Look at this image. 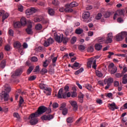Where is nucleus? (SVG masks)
<instances>
[{
  "label": "nucleus",
  "mask_w": 127,
  "mask_h": 127,
  "mask_svg": "<svg viewBox=\"0 0 127 127\" xmlns=\"http://www.w3.org/2000/svg\"><path fill=\"white\" fill-rule=\"evenodd\" d=\"M39 86L40 89H42V90H44L47 87V86H46V85L43 83H40Z\"/></svg>",
  "instance_id": "nucleus-47"
},
{
  "label": "nucleus",
  "mask_w": 127,
  "mask_h": 127,
  "mask_svg": "<svg viewBox=\"0 0 127 127\" xmlns=\"http://www.w3.org/2000/svg\"><path fill=\"white\" fill-rule=\"evenodd\" d=\"M36 79V76L33 75L29 77L28 80L29 81H33V80H35Z\"/></svg>",
  "instance_id": "nucleus-57"
},
{
  "label": "nucleus",
  "mask_w": 127,
  "mask_h": 127,
  "mask_svg": "<svg viewBox=\"0 0 127 127\" xmlns=\"http://www.w3.org/2000/svg\"><path fill=\"white\" fill-rule=\"evenodd\" d=\"M64 92H65L66 94H68V92H69V86L65 85L64 86Z\"/></svg>",
  "instance_id": "nucleus-46"
},
{
  "label": "nucleus",
  "mask_w": 127,
  "mask_h": 127,
  "mask_svg": "<svg viewBox=\"0 0 127 127\" xmlns=\"http://www.w3.org/2000/svg\"><path fill=\"white\" fill-rule=\"evenodd\" d=\"M65 107H66V104L65 103H62L61 105V107L60 108V111H62V110H64V109H65Z\"/></svg>",
  "instance_id": "nucleus-50"
},
{
  "label": "nucleus",
  "mask_w": 127,
  "mask_h": 127,
  "mask_svg": "<svg viewBox=\"0 0 127 127\" xmlns=\"http://www.w3.org/2000/svg\"><path fill=\"white\" fill-rule=\"evenodd\" d=\"M2 15V21L3 22L7 17L9 16L8 13H4V10H0V16H1Z\"/></svg>",
  "instance_id": "nucleus-13"
},
{
  "label": "nucleus",
  "mask_w": 127,
  "mask_h": 127,
  "mask_svg": "<svg viewBox=\"0 0 127 127\" xmlns=\"http://www.w3.org/2000/svg\"><path fill=\"white\" fill-rule=\"evenodd\" d=\"M36 114L35 113H32L31 115H30L29 117V120L30 122V124L31 126H34L38 123V120L36 119L37 118Z\"/></svg>",
  "instance_id": "nucleus-4"
},
{
  "label": "nucleus",
  "mask_w": 127,
  "mask_h": 127,
  "mask_svg": "<svg viewBox=\"0 0 127 127\" xmlns=\"http://www.w3.org/2000/svg\"><path fill=\"white\" fill-rule=\"evenodd\" d=\"M85 47L83 45H80L78 47V49L80 51H83L85 50Z\"/></svg>",
  "instance_id": "nucleus-52"
},
{
  "label": "nucleus",
  "mask_w": 127,
  "mask_h": 127,
  "mask_svg": "<svg viewBox=\"0 0 127 127\" xmlns=\"http://www.w3.org/2000/svg\"><path fill=\"white\" fill-rule=\"evenodd\" d=\"M47 72H48V70H47V69L46 68H42L41 71V74H46V73H47Z\"/></svg>",
  "instance_id": "nucleus-59"
},
{
  "label": "nucleus",
  "mask_w": 127,
  "mask_h": 127,
  "mask_svg": "<svg viewBox=\"0 0 127 127\" xmlns=\"http://www.w3.org/2000/svg\"><path fill=\"white\" fill-rule=\"evenodd\" d=\"M14 28H20L21 27V23L20 22H16L14 23Z\"/></svg>",
  "instance_id": "nucleus-29"
},
{
  "label": "nucleus",
  "mask_w": 127,
  "mask_h": 127,
  "mask_svg": "<svg viewBox=\"0 0 127 127\" xmlns=\"http://www.w3.org/2000/svg\"><path fill=\"white\" fill-rule=\"evenodd\" d=\"M14 47L17 48V49H22V46H21V43L19 41H16L14 43Z\"/></svg>",
  "instance_id": "nucleus-16"
},
{
  "label": "nucleus",
  "mask_w": 127,
  "mask_h": 127,
  "mask_svg": "<svg viewBox=\"0 0 127 127\" xmlns=\"http://www.w3.org/2000/svg\"><path fill=\"white\" fill-rule=\"evenodd\" d=\"M52 3L54 5H58V4H59V1L57 0H54L52 1Z\"/></svg>",
  "instance_id": "nucleus-55"
},
{
  "label": "nucleus",
  "mask_w": 127,
  "mask_h": 127,
  "mask_svg": "<svg viewBox=\"0 0 127 127\" xmlns=\"http://www.w3.org/2000/svg\"><path fill=\"white\" fill-rule=\"evenodd\" d=\"M109 109L111 110V111H114V110H118L119 108L117 107L116 105V103H113L112 104H109Z\"/></svg>",
  "instance_id": "nucleus-18"
},
{
  "label": "nucleus",
  "mask_w": 127,
  "mask_h": 127,
  "mask_svg": "<svg viewBox=\"0 0 127 127\" xmlns=\"http://www.w3.org/2000/svg\"><path fill=\"white\" fill-rule=\"evenodd\" d=\"M69 7H75V6H78V3L77 2H72L69 4Z\"/></svg>",
  "instance_id": "nucleus-34"
},
{
  "label": "nucleus",
  "mask_w": 127,
  "mask_h": 127,
  "mask_svg": "<svg viewBox=\"0 0 127 127\" xmlns=\"http://www.w3.org/2000/svg\"><path fill=\"white\" fill-rule=\"evenodd\" d=\"M69 103L72 106L73 111H77V110H78V105L77 104V102L73 100H71L69 101Z\"/></svg>",
  "instance_id": "nucleus-14"
},
{
  "label": "nucleus",
  "mask_w": 127,
  "mask_h": 127,
  "mask_svg": "<svg viewBox=\"0 0 127 127\" xmlns=\"http://www.w3.org/2000/svg\"><path fill=\"white\" fill-rule=\"evenodd\" d=\"M55 36V39L57 42L58 43H61L62 41H63V39H64V37L63 36V34H57L55 33L54 34Z\"/></svg>",
  "instance_id": "nucleus-5"
},
{
  "label": "nucleus",
  "mask_w": 127,
  "mask_h": 127,
  "mask_svg": "<svg viewBox=\"0 0 127 127\" xmlns=\"http://www.w3.org/2000/svg\"><path fill=\"white\" fill-rule=\"evenodd\" d=\"M127 66L126 65L123 66V71L122 72V74H125V73H127Z\"/></svg>",
  "instance_id": "nucleus-58"
},
{
  "label": "nucleus",
  "mask_w": 127,
  "mask_h": 127,
  "mask_svg": "<svg viewBox=\"0 0 127 127\" xmlns=\"http://www.w3.org/2000/svg\"><path fill=\"white\" fill-rule=\"evenodd\" d=\"M81 66H82L81 64H80L78 63L75 62L74 63L73 65H71V68L72 69H74V67H75V68H77V67H79L80 68V67H81Z\"/></svg>",
  "instance_id": "nucleus-32"
},
{
  "label": "nucleus",
  "mask_w": 127,
  "mask_h": 127,
  "mask_svg": "<svg viewBox=\"0 0 127 127\" xmlns=\"http://www.w3.org/2000/svg\"><path fill=\"white\" fill-rule=\"evenodd\" d=\"M50 63V61L48 60H46L43 63V66L44 68H47V66L49 65Z\"/></svg>",
  "instance_id": "nucleus-28"
},
{
  "label": "nucleus",
  "mask_w": 127,
  "mask_h": 127,
  "mask_svg": "<svg viewBox=\"0 0 127 127\" xmlns=\"http://www.w3.org/2000/svg\"><path fill=\"white\" fill-rule=\"evenodd\" d=\"M32 62H37L38 61V59L36 57H33L31 59Z\"/></svg>",
  "instance_id": "nucleus-53"
},
{
  "label": "nucleus",
  "mask_w": 127,
  "mask_h": 127,
  "mask_svg": "<svg viewBox=\"0 0 127 127\" xmlns=\"http://www.w3.org/2000/svg\"><path fill=\"white\" fill-rule=\"evenodd\" d=\"M73 122V117H68L66 119V122L67 123V124H72Z\"/></svg>",
  "instance_id": "nucleus-39"
},
{
  "label": "nucleus",
  "mask_w": 127,
  "mask_h": 127,
  "mask_svg": "<svg viewBox=\"0 0 127 127\" xmlns=\"http://www.w3.org/2000/svg\"><path fill=\"white\" fill-rule=\"evenodd\" d=\"M75 33L76 34H81V33H83V29H77L75 30Z\"/></svg>",
  "instance_id": "nucleus-44"
},
{
  "label": "nucleus",
  "mask_w": 127,
  "mask_h": 127,
  "mask_svg": "<svg viewBox=\"0 0 127 127\" xmlns=\"http://www.w3.org/2000/svg\"><path fill=\"white\" fill-rule=\"evenodd\" d=\"M127 35V32H122L116 36L117 41H122Z\"/></svg>",
  "instance_id": "nucleus-6"
},
{
  "label": "nucleus",
  "mask_w": 127,
  "mask_h": 127,
  "mask_svg": "<svg viewBox=\"0 0 127 127\" xmlns=\"http://www.w3.org/2000/svg\"><path fill=\"white\" fill-rule=\"evenodd\" d=\"M35 29L36 30H41V29H42V25L41 24L36 25Z\"/></svg>",
  "instance_id": "nucleus-37"
},
{
  "label": "nucleus",
  "mask_w": 127,
  "mask_h": 127,
  "mask_svg": "<svg viewBox=\"0 0 127 127\" xmlns=\"http://www.w3.org/2000/svg\"><path fill=\"white\" fill-rule=\"evenodd\" d=\"M46 112H47V114H50V113H51V109H48L45 106H41L39 107L37 111L35 113L36 114V116L39 117L40 115L44 114V113H45Z\"/></svg>",
  "instance_id": "nucleus-1"
},
{
  "label": "nucleus",
  "mask_w": 127,
  "mask_h": 127,
  "mask_svg": "<svg viewBox=\"0 0 127 127\" xmlns=\"http://www.w3.org/2000/svg\"><path fill=\"white\" fill-rule=\"evenodd\" d=\"M22 73V70L20 69H17L15 72L11 73V78H15L17 76H20Z\"/></svg>",
  "instance_id": "nucleus-11"
},
{
  "label": "nucleus",
  "mask_w": 127,
  "mask_h": 127,
  "mask_svg": "<svg viewBox=\"0 0 127 127\" xmlns=\"http://www.w3.org/2000/svg\"><path fill=\"white\" fill-rule=\"evenodd\" d=\"M114 82V80L113 78H109L108 79H104V84L105 85H107V84L109 85H112V83Z\"/></svg>",
  "instance_id": "nucleus-19"
},
{
  "label": "nucleus",
  "mask_w": 127,
  "mask_h": 127,
  "mask_svg": "<svg viewBox=\"0 0 127 127\" xmlns=\"http://www.w3.org/2000/svg\"><path fill=\"white\" fill-rule=\"evenodd\" d=\"M69 4H66L65 5V12H72L73 9L69 7Z\"/></svg>",
  "instance_id": "nucleus-22"
},
{
  "label": "nucleus",
  "mask_w": 127,
  "mask_h": 127,
  "mask_svg": "<svg viewBox=\"0 0 127 127\" xmlns=\"http://www.w3.org/2000/svg\"><path fill=\"white\" fill-rule=\"evenodd\" d=\"M122 83L126 85L127 84V74H125L122 78Z\"/></svg>",
  "instance_id": "nucleus-27"
},
{
  "label": "nucleus",
  "mask_w": 127,
  "mask_h": 127,
  "mask_svg": "<svg viewBox=\"0 0 127 127\" xmlns=\"http://www.w3.org/2000/svg\"><path fill=\"white\" fill-rule=\"evenodd\" d=\"M6 64V61L5 60H3L1 61L0 64V67L2 69H3L4 67H5V65Z\"/></svg>",
  "instance_id": "nucleus-33"
},
{
  "label": "nucleus",
  "mask_w": 127,
  "mask_h": 127,
  "mask_svg": "<svg viewBox=\"0 0 127 127\" xmlns=\"http://www.w3.org/2000/svg\"><path fill=\"white\" fill-rule=\"evenodd\" d=\"M62 111V114L64 116H66V115L68 114V109H67V108H64L63 109Z\"/></svg>",
  "instance_id": "nucleus-45"
},
{
  "label": "nucleus",
  "mask_w": 127,
  "mask_h": 127,
  "mask_svg": "<svg viewBox=\"0 0 127 127\" xmlns=\"http://www.w3.org/2000/svg\"><path fill=\"white\" fill-rule=\"evenodd\" d=\"M112 42H113V33H109L108 34L107 39L105 41V43H106L107 44H108L109 43H112Z\"/></svg>",
  "instance_id": "nucleus-10"
},
{
  "label": "nucleus",
  "mask_w": 127,
  "mask_h": 127,
  "mask_svg": "<svg viewBox=\"0 0 127 127\" xmlns=\"http://www.w3.org/2000/svg\"><path fill=\"white\" fill-rule=\"evenodd\" d=\"M8 33L10 36H13L14 33H13V30L12 29H10L8 31Z\"/></svg>",
  "instance_id": "nucleus-64"
},
{
  "label": "nucleus",
  "mask_w": 127,
  "mask_h": 127,
  "mask_svg": "<svg viewBox=\"0 0 127 127\" xmlns=\"http://www.w3.org/2000/svg\"><path fill=\"white\" fill-rule=\"evenodd\" d=\"M116 14L118 15V16H120V15H123V14H124V10H118L116 12Z\"/></svg>",
  "instance_id": "nucleus-41"
},
{
  "label": "nucleus",
  "mask_w": 127,
  "mask_h": 127,
  "mask_svg": "<svg viewBox=\"0 0 127 127\" xmlns=\"http://www.w3.org/2000/svg\"><path fill=\"white\" fill-rule=\"evenodd\" d=\"M54 42V40H53V38L50 37L49 39H48L47 40H45L44 43V46L45 47H48L51 45V44H53V43Z\"/></svg>",
  "instance_id": "nucleus-9"
},
{
  "label": "nucleus",
  "mask_w": 127,
  "mask_h": 127,
  "mask_svg": "<svg viewBox=\"0 0 127 127\" xmlns=\"http://www.w3.org/2000/svg\"><path fill=\"white\" fill-rule=\"evenodd\" d=\"M71 32H72L71 30H70L69 29H66L65 31V34L67 36L69 35V34L71 33Z\"/></svg>",
  "instance_id": "nucleus-49"
},
{
  "label": "nucleus",
  "mask_w": 127,
  "mask_h": 127,
  "mask_svg": "<svg viewBox=\"0 0 127 127\" xmlns=\"http://www.w3.org/2000/svg\"><path fill=\"white\" fill-rule=\"evenodd\" d=\"M48 12L50 15H54L55 14V11L54 9L51 8H49L48 9Z\"/></svg>",
  "instance_id": "nucleus-25"
},
{
  "label": "nucleus",
  "mask_w": 127,
  "mask_h": 127,
  "mask_svg": "<svg viewBox=\"0 0 127 127\" xmlns=\"http://www.w3.org/2000/svg\"><path fill=\"white\" fill-rule=\"evenodd\" d=\"M90 17V12H84L82 14V18L83 19H88Z\"/></svg>",
  "instance_id": "nucleus-21"
},
{
  "label": "nucleus",
  "mask_w": 127,
  "mask_h": 127,
  "mask_svg": "<svg viewBox=\"0 0 127 127\" xmlns=\"http://www.w3.org/2000/svg\"><path fill=\"white\" fill-rule=\"evenodd\" d=\"M94 51V48L92 47H89L87 49L88 52H93Z\"/></svg>",
  "instance_id": "nucleus-60"
},
{
  "label": "nucleus",
  "mask_w": 127,
  "mask_h": 127,
  "mask_svg": "<svg viewBox=\"0 0 127 127\" xmlns=\"http://www.w3.org/2000/svg\"><path fill=\"white\" fill-rule=\"evenodd\" d=\"M68 40H69L68 39V38L66 37V38H64V39H63V40L62 41V42H63V43L64 44H67V42H68Z\"/></svg>",
  "instance_id": "nucleus-61"
},
{
  "label": "nucleus",
  "mask_w": 127,
  "mask_h": 127,
  "mask_svg": "<svg viewBox=\"0 0 127 127\" xmlns=\"http://www.w3.org/2000/svg\"><path fill=\"white\" fill-rule=\"evenodd\" d=\"M97 60L94 58H91L88 59V61L87 63V67L88 68H91L92 65V68L96 70L97 69V64H96Z\"/></svg>",
  "instance_id": "nucleus-3"
},
{
  "label": "nucleus",
  "mask_w": 127,
  "mask_h": 127,
  "mask_svg": "<svg viewBox=\"0 0 127 127\" xmlns=\"http://www.w3.org/2000/svg\"><path fill=\"white\" fill-rule=\"evenodd\" d=\"M109 69L111 70V74H115L118 71V68L115 66L114 63H111L108 66Z\"/></svg>",
  "instance_id": "nucleus-7"
},
{
  "label": "nucleus",
  "mask_w": 127,
  "mask_h": 127,
  "mask_svg": "<svg viewBox=\"0 0 127 127\" xmlns=\"http://www.w3.org/2000/svg\"><path fill=\"white\" fill-rule=\"evenodd\" d=\"M59 107V105L57 103H54L53 104V108L54 109H57Z\"/></svg>",
  "instance_id": "nucleus-56"
},
{
  "label": "nucleus",
  "mask_w": 127,
  "mask_h": 127,
  "mask_svg": "<svg viewBox=\"0 0 127 127\" xmlns=\"http://www.w3.org/2000/svg\"><path fill=\"white\" fill-rule=\"evenodd\" d=\"M41 119H42V121H47V120H48V117L46 115H44V116H42Z\"/></svg>",
  "instance_id": "nucleus-62"
},
{
  "label": "nucleus",
  "mask_w": 127,
  "mask_h": 127,
  "mask_svg": "<svg viewBox=\"0 0 127 127\" xmlns=\"http://www.w3.org/2000/svg\"><path fill=\"white\" fill-rule=\"evenodd\" d=\"M83 71H84V68L81 67L79 69L76 70L74 74H75V75H79V74H80V73H82V72H83Z\"/></svg>",
  "instance_id": "nucleus-36"
},
{
  "label": "nucleus",
  "mask_w": 127,
  "mask_h": 127,
  "mask_svg": "<svg viewBox=\"0 0 127 127\" xmlns=\"http://www.w3.org/2000/svg\"><path fill=\"white\" fill-rule=\"evenodd\" d=\"M23 102H24V101L23 100V98H22V97H21V96L19 100V108L21 107V105L23 104Z\"/></svg>",
  "instance_id": "nucleus-48"
},
{
  "label": "nucleus",
  "mask_w": 127,
  "mask_h": 127,
  "mask_svg": "<svg viewBox=\"0 0 127 127\" xmlns=\"http://www.w3.org/2000/svg\"><path fill=\"white\" fill-rule=\"evenodd\" d=\"M70 97H71V98H76V97H77V92L76 91L71 92Z\"/></svg>",
  "instance_id": "nucleus-43"
},
{
  "label": "nucleus",
  "mask_w": 127,
  "mask_h": 127,
  "mask_svg": "<svg viewBox=\"0 0 127 127\" xmlns=\"http://www.w3.org/2000/svg\"><path fill=\"white\" fill-rule=\"evenodd\" d=\"M95 48L97 51H100L103 48V46L99 44H96L95 45Z\"/></svg>",
  "instance_id": "nucleus-26"
},
{
  "label": "nucleus",
  "mask_w": 127,
  "mask_h": 127,
  "mask_svg": "<svg viewBox=\"0 0 127 127\" xmlns=\"http://www.w3.org/2000/svg\"><path fill=\"white\" fill-rule=\"evenodd\" d=\"M78 97L79 103H83V99H84V94H83L82 92H79Z\"/></svg>",
  "instance_id": "nucleus-23"
},
{
  "label": "nucleus",
  "mask_w": 127,
  "mask_h": 127,
  "mask_svg": "<svg viewBox=\"0 0 127 127\" xmlns=\"http://www.w3.org/2000/svg\"><path fill=\"white\" fill-rule=\"evenodd\" d=\"M5 89H4V93H6V94H7L11 91V88H10V86L8 85V84H5L4 86Z\"/></svg>",
  "instance_id": "nucleus-20"
},
{
  "label": "nucleus",
  "mask_w": 127,
  "mask_h": 127,
  "mask_svg": "<svg viewBox=\"0 0 127 127\" xmlns=\"http://www.w3.org/2000/svg\"><path fill=\"white\" fill-rule=\"evenodd\" d=\"M95 73H96V75L98 76V77H103V73H102V72L99 70H96L95 71Z\"/></svg>",
  "instance_id": "nucleus-42"
},
{
  "label": "nucleus",
  "mask_w": 127,
  "mask_h": 127,
  "mask_svg": "<svg viewBox=\"0 0 127 127\" xmlns=\"http://www.w3.org/2000/svg\"><path fill=\"white\" fill-rule=\"evenodd\" d=\"M33 69H34V67L32 66H30L27 71V74L28 75H29V74H30V73L32 72V70H33Z\"/></svg>",
  "instance_id": "nucleus-40"
},
{
  "label": "nucleus",
  "mask_w": 127,
  "mask_h": 127,
  "mask_svg": "<svg viewBox=\"0 0 127 127\" xmlns=\"http://www.w3.org/2000/svg\"><path fill=\"white\" fill-rule=\"evenodd\" d=\"M71 97V93L67 92L66 93L64 92L63 88H61L58 92V98L59 99H65V98H70Z\"/></svg>",
  "instance_id": "nucleus-2"
},
{
  "label": "nucleus",
  "mask_w": 127,
  "mask_h": 127,
  "mask_svg": "<svg viewBox=\"0 0 127 127\" xmlns=\"http://www.w3.org/2000/svg\"><path fill=\"white\" fill-rule=\"evenodd\" d=\"M105 38H99L98 40V42L99 43H102V42H105Z\"/></svg>",
  "instance_id": "nucleus-51"
},
{
  "label": "nucleus",
  "mask_w": 127,
  "mask_h": 127,
  "mask_svg": "<svg viewBox=\"0 0 127 127\" xmlns=\"http://www.w3.org/2000/svg\"><path fill=\"white\" fill-rule=\"evenodd\" d=\"M102 16L103 15H102V13H98L95 16V19H96L97 20H99V19H101V18H102Z\"/></svg>",
  "instance_id": "nucleus-38"
},
{
  "label": "nucleus",
  "mask_w": 127,
  "mask_h": 127,
  "mask_svg": "<svg viewBox=\"0 0 127 127\" xmlns=\"http://www.w3.org/2000/svg\"><path fill=\"white\" fill-rule=\"evenodd\" d=\"M44 90V93L47 95V96H50L51 95V92H52L51 88L47 87Z\"/></svg>",
  "instance_id": "nucleus-15"
},
{
  "label": "nucleus",
  "mask_w": 127,
  "mask_h": 127,
  "mask_svg": "<svg viewBox=\"0 0 127 127\" xmlns=\"http://www.w3.org/2000/svg\"><path fill=\"white\" fill-rule=\"evenodd\" d=\"M76 41H77V37L75 36H73L71 38V39L70 40V43L71 44H74L76 43Z\"/></svg>",
  "instance_id": "nucleus-35"
},
{
  "label": "nucleus",
  "mask_w": 127,
  "mask_h": 127,
  "mask_svg": "<svg viewBox=\"0 0 127 127\" xmlns=\"http://www.w3.org/2000/svg\"><path fill=\"white\" fill-rule=\"evenodd\" d=\"M20 21H21V24L22 25H26L27 22H26V19L25 18V17H22L21 18Z\"/></svg>",
  "instance_id": "nucleus-30"
},
{
  "label": "nucleus",
  "mask_w": 127,
  "mask_h": 127,
  "mask_svg": "<svg viewBox=\"0 0 127 127\" xmlns=\"http://www.w3.org/2000/svg\"><path fill=\"white\" fill-rule=\"evenodd\" d=\"M0 97L1 98H2L3 99H4V101L5 102H7V101H8V98H9V96L7 93H4V94L1 93Z\"/></svg>",
  "instance_id": "nucleus-17"
},
{
  "label": "nucleus",
  "mask_w": 127,
  "mask_h": 127,
  "mask_svg": "<svg viewBox=\"0 0 127 127\" xmlns=\"http://www.w3.org/2000/svg\"><path fill=\"white\" fill-rule=\"evenodd\" d=\"M42 20H43V17H36L34 19L35 22H40V21H42Z\"/></svg>",
  "instance_id": "nucleus-31"
},
{
  "label": "nucleus",
  "mask_w": 127,
  "mask_h": 127,
  "mask_svg": "<svg viewBox=\"0 0 127 127\" xmlns=\"http://www.w3.org/2000/svg\"><path fill=\"white\" fill-rule=\"evenodd\" d=\"M36 51H37V52H41L42 51V47L41 46L38 47L36 49Z\"/></svg>",
  "instance_id": "nucleus-63"
},
{
  "label": "nucleus",
  "mask_w": 127,
  "mask_h": 127,
  "mask_svg": "<svg viewBox=\"0 0 127 127\" xmlns=\"http://www.w3.org/2000/svg\"><path fill=\"white\" fill-rule=\"evenodd\" d=\"M28 23H29V25L28 26L27 28L26 29V31L28 34H32L33 32H32V22L30 21H28Z\"/></svg>",
  "instance_id": "nucleus-12"
},
{
  "label": "nucleus",
  "mask_w": 127,
  "mask_h": 127,
  "mask_svg": "<svg viewBox=\"0 0 127 127\" xmlns=\"http://www.w3.org/2000/svg\"><path fill=\"white\" fill-rule=\"evenodd\" d=\"M36 11H37V9L34 7H31L26 10L25 13L27 15H32L33 13H35Z\"/></svg>",
  "instance_id": "nucleus-8"
},
{
  "label": "nucleus",
  "mask_w": 127,
  "mask_h": 127,
  "mask_svg": "<svg viewBox=\"0 0 127 127\" xmlns=\"http://www.w3.org/2000/svg\"><path fill=\"white\" fill-rule=\"evenodd\" d=\"M101 13H103V15L105 18H108L111 16V12L108 11L101 12Z\"/></svg>",
  "instance_id": "nucleus-24"
},
{
  "label": "nucleus",
  "mask_w": 127,
  "mask_h": 127,
  "mask_svg": "<svg viewBox=\"0 0 127 127\" xmlns=\"http://www.w3.org/2000/svg\"><path fill=\"white\" fill-rule=\"evenodd\" d=\"M85 88L87 89L89 91H91V89H92V86H91L90 84H85Z\"/></svg>",
  "instance_id": "nucleus-54"
}]
</instances>
